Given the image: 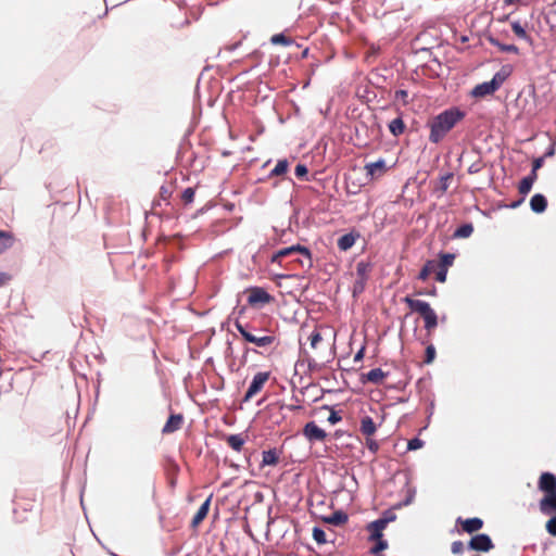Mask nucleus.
<instances>
[{"instance_id": "obj_9", "label": "nucleus", "mask_w": 556, "mask_h": 556, "mask_svg": "<svg viewBox=\"0 0 556 556\" xmlns=\"http://www.w3.org/2000/svg\"><path fill=\"white\" fill-rule=\"evenodd\" d=\"M303 435L309 443L323 442L327 438L326 431L314 421H309L304 426Z\"/></svg>"}, {"instance_id": "obj_22", "label": "nucleus", "mask_w": 556, "mask_h": 556, "mask_svg": "<svg viewBox=\"0 0 556 556\" xmlns=\"http://www.w3.org/2000/svg\"><path fill=\"white\" fill-rule=\"evenodd\" d=\"M488 41L492 46L496 47L502 52H510L514 54H519V48L516 45L502 43L497 38H494L493 36H489Z\"/></svg>"}, {"instance_id": "obj_56", "label": "nucleus", "mask_w": 556, "mask_h": 556, "mask_svg": "<svg viewBox=\"0 0 556 556\" xmlns=\"http://www.w3.org/2000/svg\"><path fill=\"white\" fill-rule=\"evenodd\" d=\"M383 518H387V519H390V521H393L395 519V515L392 513H387V515Z\"/></svg>"}, {"instance_id": "obj_28", "label": "nucleus", "mask_w": 556, "mask_h": 556, "mask_svg": "<svg viewBox=\"0 0 556 556\" xmlns=\"http://www.w3.org/2000/svg\"><path fill=\"white\" fill-rule=\"evenodd\" d=\"M473 232V226L472 224H464L460 227H458L455 231L453 237L454 238H469Z\"/></svg>"}, {"instance_id": "obj_47", "label": "nucleus", "mask_w": 556, "mask_h": 556, "mask_svg": "<svg viewBox=\"0 0 556 556\" xmlns=\"http://www.w3.org/2000/svg\"><path fill=\"white\" fill-rule=\"evenodd\" d=\"M341 420V416L334 412V410H331L330 412V415L328 417V421L331 424V425H334L337 422H339Z\"/></svg>"}, {"instance_id": "obj_43", "label": "nucleus", "mask_w": 556, "mask_h": 556, "mask_svg": "<svg viewBox=\"0 0 556 556\" xmlns=\"http://www.w3.org/2000/svg\"><path fill=\"white\" fill-rule=\"evenodd\" d=\"M366 446L372 453H376L379 450V444L376 440L371 439V437H366Z\"/></svg>"}, {"instance_id": "obj_27", "label": "nucleus", "mask_w": 556, "mask_h": 556, "mask_svg": "<svg viewBox=\"0 0 556 556\" xmlns=\"http://www.w3.org/2000/svg\"><path fill=\"white\" fill-rule=\"evenodd\" d=\"M289 162L287 160H279L276 166L269 173V177L282 176L288 172Z\"/></svg>"}, {"instance_id": "obj_54", "label": "nucleus", "mask_w": 556, "mask_h": 556, "mask_svg": "<svg viewBox=\"0 0 556 556\" xmlns=\"http://www.w3.org/2000/svg\"><path fill=\"white\" fill-rule=\"evenodd\" d=\"M538 170H533L531 172V174L527 177H525L526 179H530V182L534 184V181L536 180L538 178V174H536Z\"/></svg>"}, {"instance_id": "obj_61", "label": "nucleus", "mask_w": 556, "mask_h": 556, "mask_svg": "<svg viewBox=\"0 0 556 556\" xmlns=\"http://www.w3.org/2000/svg\"><path fill=\"white\" fill-rule=\"evenodd\" d=\"M508 16H509V15H505L501 21H506V20H508Z\"/></svg>"}, {"instance_id": "obj_15", "label": "nucleus", "mask_w": 556, "mask_h": 556, "mask_svg": "<svg viewBox=\"0 0 556 556\" xmlns=\"http://www.w3.org/2000/svg\"><path fill=\"white\" fill-rule=\"evenodd\" d=\"M211 501H212V495H210L205 500V502L200 506V508L198 509V511L195 513V515L193 516V518L191 520L192 528H194V529L198 528L199 525L206 518L208 510H210Z\"/></svg>"}, {"instance_id": "obj_1", "label": "nucleus", "mask_w": 556, "mask_h": 556, "mask_svg": "<svg viewBox=\"0 0 556 556\" xmlns=\"http://www.w3.org/2000/svg\"><path fill=\"white\" fill-rule=\"evenodd\" d=\"M244 312L245 308L242 307L233 321V326L242 339L261 349L277 346L279 340L275 331L270 328V319L264 315H256L250 320H247L243 317Z\"/></svg>"}, {"instance_id": "obj_6", "label": "nucleus", "mask_w": 556, "mask_h": 556, "mask_svg": "<svg viewBox=\"0 0 556 556\" xmlns=\"http://www.w3.org/2000/svg\"><path fill=\"white\" fill-rule=\"evenodd\" d=\"M247 293L248 303L251 306H263L274 301V296L261 287H252L247 290Z\"/></svg>"}, {"instance_id": "obj_10", "label": "nucleus", "mask_w": 556, "mask_h": 556, "mask_svg": "<svg viewBox=\"0 0 556 556\" xmlns=\"http://www.w3.org/2000/svg\"><path fill=\"white\" fill-rule=\"evenodd\" d=\"M468 547L476 552H489L494 547V544L491 538L488 534L481 533L473 535L469 543Z\"/></svg>"}, {"instance_id": "obj_36", "label": "nucleus", "mask_w": 556, "mask_h": 556, "mask_svg": "<svg viewBox=\"0 0 556 556\" xmlns=\"http://www.w3.org/2000/svg\"><path fill=\"white\" fill-rule=\"evenodd\" d=\"M435 268L433 270V274H435V279L439 281V282H445L446 280V275H447V269L446 268H443L441 266L438 265V262H435Z\"/></svg>"}, {"instance_id": "obj_11", "label": "nucleus", "mask_w": 556, "mask_h": 556, "mask_svg": "<svg viewBox=\"0 0 556 556\" xmlns=\"http://www.w3.org/2000/svg\"><path fill=\"white\" fill-rule=\"evenodd\" d=\"M367 176L371 179L379 178L387 173V165L384 160L380 159L376 162L368 163L365 165Z\"/></svg>"}, {"instance_id": "obj_19", "label": "nucleus", "mask_w": 556, "mask_h": 556, "mask_svg": "<svg viewBox=\"0 0 556 556\" xmlns=\"http://www.w3.org/2000/svg\"><path fill=\"white\" fill-rule=\"evenodd\" d=\"M15 242V236L11 231L0 230V254L11 249Z\"/></svg>"}, {"instance_id": "obj_12", "label": "nucleus", "mask_w": 556, "mask_h": 556, "mask_svg": "<svg viewBox=\"0 0 556 556\" xmlns=\"http://www.w3.org/2000/svg\"><path fill=\"white\" fill-rule=\"evenodd\" d=\"M457 523L462 526L464 532L469 534L478 532L483 527V520L478 517L462 519L460 517L457 519Z\"/></svg>"}, {"instance_id": "obj_14", "label": "nucleus", "mask_w": 556, "mask_h": 556, "mask_svg": "<svg viewBox=\"0 0 556 556\" xmlns=\"http://www.w3.org/2000/svg\"><path fill=\"white\" fill-rule=\"evenodd\" d=\"M184 424V416L181 414H172L167 421L165 422L162 433L163 434H169L177 430H179L182 427Z\"/></svg>"}, {"instance_id": "obj_40", "label": "nucleus", "mask_w": 556, "mask_h": 556, "mask_svg": "<svg viewBox=\"0 0 556 556\" xmlns=\"http://www.w3.org/2000/svg\"><path fill=\"white\" fill-rule=\"evenodd\" d=\"M424 441L418 439V438H414L412 440L408 441V444H407V450L409 451H416L418 448H421L424 446Z\"/></svg>"}, {"instance_id": "obj_37", "label": "nucleus", "mask_w": 556, "mask_h": 556, "mask_svg": "<svg viewBox=\"0 0 556 556\" xmlns=\"http://www.w3.org/2000/svg\"><path fill=\"white\" fill-rule=\"evenodd\" d=\"M532 186H533V184L530 182V179L522 178L518 186L519 193H521L523 195L528 194L530 192Z\"/></svg>"}, {"instance_id": "obj_25", "label": "nucleus", "mask_w": 556, "mask_h": 556, "mask_svg": "<svg viewBox=\"0 0 556 556\" xmlns=\"http://www.w3.org/2000/svg\"><path fill=\"white\" fill-rule=\"evenodd\" d=\"M226 442L232 450L240 452L245 441L242 434H231L227 437Z\"/></svg>"}, {"instance_id": "obj_18", "label": "nucleus", "mask_w": 556, "mask_h": 556, "mask_svg": "<svg viewBox=\"0 0 556 556\" xmlns=\"http://www.w3.org/2000/svg\"><path fill=\"white\" fill-rule=\"evenodd\" d=\"M321 520L329 525L342 526L348 522L349 516L343 510H337L330 516L323 517Z\"/></svg>"}, {"instance_id": "obj_20", "label": "nucleus", "mask_w": 556, "mask_h": 556, "mask_svg": "<svg viewBox=\"0 0 556 556\" xmlns=\"http://www.w3.org/2000/svg\"><path fill=\"white\" fill-rule=\"evenodd\" d=\"M359 430L363 435L372 437L377 431V426L371 417L365 416L361 420Z\"/></svg>"}, {"instance_id": "obj_13", "label": "nucleus", "mask_w": 556, "mask_h": 556, "mask_svg": "<svg viewBox=\"0 0 556 556\" xmlns=\"http://www.w3.org/2000/svg\"><path fill=\"white\" fill-rule=\"evenodd\" d=\"M390 522V519L379 518L368 525V531L370 533V540H380L382 539V532L386 529L387 525Z\"/></svg>"}, {"instance_id": "obj_59", "label": "nucleus", "mask_w": 556, "mask_h": 556, "mask_svg": "<svg viewBox=\"0 0 556 556\" xmlns=\"http://www.w3.org/2000/svg\"><path fill=\"white\" fill-rule=\"evenodd\" d=\"M475 172H477L476 167L470 166V167H469V173H475Z\"/></svg>"}, {"instance_id": "obj_23", "label": "nucleus", "mask_w": 556, "mask_h": 556, "mask_svg": "<svg viewBox=\"0 0 556 556\" xmlns=\"http://www.w3.org/2000/svg\"><path fill=\"white\" fill-rule=\"evenodd\" d=\"M279 463V453L276 448L262 453V466H276Z\"/></svg>"}, {"instance_id": "obj_2", "label": "nucleus", "mask_w": 556, "mask_h": 556, "mask_svg": "<svg viewBox=\"0 0 556 556\" xmlns=\"http://www.w3.org/2000/svg\"><path fill=\"white\" fill-rule=\"evenodd\" d=\"M538 488L544 493L539 503L541 513L546 516L554 515L545 525L546 531L556 536V476L552 472L541 473Z\"/></svg>"}, {"instance_id": "obj_5", "label": "nucleus", "mask_w": 556, "mask_h": 556, "mask_svg": "<svg viewBox=\"0 0 556 556\" xmlns=\"http://www.w3.org/2000/svg\"><path fill=\"white\" fill-rule=\"evenodd\" d=\"M508 74L504 72L496 73L490 81H484L477 85L471 90V96L475 98H483L485 96L493 94L506 80Z\"/></svg>"}, {"instance_id": "obj_48", "label": "nucleus", "mask_w": 556, "mask_h": 556, "mask_svg": "<svg viewBox=\"0 0 556 556\" xmlns=\"http://www.w3.org/2000/svg\"><path fill=\"white\" fill-rule=\"evenodd\" d=\"M303 407L301 405H293V404H281L280 410L288 409L290 412L300 410Z\"/></svg>"}, {"instance_id": "obj_38", "label": "nucleus", "mask_w": 556, "mask_h": 556, "mask_svg": "<svg viewBox=\"0 0 556 556\" xmlns=\"http://www.w3.org/2000/svg\"><path fill=\"white\" fill-rule=\"evenodd\" d=\"M453 178V174L448 173L440 178L439 190L441 193H445L448 189V181Z\"/></svg>"}, {"instance_id": "obj_52", "label": "nucleus", "mask_w": 556, "mask_h": 556, "mask_svg": "<svg viewBox=\"0 0 556 556\" xmlns=\"http://www.w3.org/2000/svg\"><path fill=\"white\" fill-rule=\"evenodd\" d=\"M365 280H357L354 285V292L362 291L364 289Z\"/></svg>"}, {"instance_id": "obj_35", "label": "nucleus", "mask_w": 556, "mask_h": 556, "mask_svg": "<svg viewBox=\"0 0 556 556\" xmlns=\"http://www.w3.org/2000/svg\"><path fill=\"white\" fill-rule=\"evenodd\" d=\"M313 539L318 544H325L327 542V538H326L325 531L323 529L318 528V527H315L313 529Z\"/></svg>"}, {"instance_id": "obj_33", "label": "nucleus", "mask_w": 556, "mask_h": 556, "mask_svg": "<svg viewBox=\"0 0 556 556\" xmlns=\"http://www.w3.org/2000/svg\"><path fill=\"white\" fill-rule=\"evenodd\" d=\"M194 194H195V191L193 188L189 187V188L185 189L184 192L181 193V201L184 202V204L188 205V204L192 203L194 200Z\"/></svg>"}, {"instance_id": "obj_34", "label": "nucleus", "mask_w": 556, "mask_h": 556, "mask_svg": "<svg viewBox=\"0 0 556 556\" xmlns=\"http://www.w3.org/2000/svg\"><path fill=\"white\" fill-rule=\"evenodd\" d=\"M368 270H369V265L367 263H364V262L357 263L356 273H357L358 278H361V280H366Z\"/></svg>"}, {"instance_id": "obj_3", "label": "nucleus", "mask_w": 556, "mask_h": 556, "mask_svg": "<svg viewBox=\"0 0 556 556\" xmlns=\"http://www.w3.org/2000/svg\"><path fill=\"white\" fill-rule=\"evenodd\" d=\"M466 116V113L459 108L447 109L429 121L430 128L429 141L440 143L446 135Z\"/></svg>"}, {"instance_id": "obj_49", "label": "nucleus", "mask_w": 556, "mask_h": 556, "mask_svg": "<svg viewBox=\"0 0 556 556\" xmlns=\"http://www.w3.org/2000/svg\"><path fill=\"white\" fill-rule=\"evenodd\" d=\"M407 494H408V495H407V498L405 500V502H404L403 504H397V505H395V508H400V507H402L403 505H408V504H410V503H412L413 497H414V495H415V492H414V491H412L410 489H408V490H407Z\"/></svg>"}, {"instance_id": "obj_32", "label": "nucleus", "mask_w": 556, "mask_h": 556, "mask_svg": "<svg viewBox=\"0 0 556 556\" xmlns=\"http://www.w3.org/2000/svg\"><path fill=\"white\" fill-rule=\"evenodd\" d=\"M455 260V255L451 253H443L440 255V262H438V265L443 268H448L453 265V262Z\"/></svg>"}, {"instance_id": "obj_7", "label": "nucleus", "mask_w": 556, "mask_h": 556, "mask_svg": "<svg viewBox=\"0 0 556 556\" xmlns=\"http://www.w3.org/2000/svg\"><path fill=\"white\" fill-rule=\"evenodd\" d=\"M302 254L303 256H305V258L307 260L308 264L311 263V252L307 248L305 247H302L300 244H296V245H291L289 248H285V249H281L279 251H277L273 257H271V262L273 263H276V262H280L281 258L283 257H287V256H291L293 254Z\"/></svg>"}, {"instance_id": "obj_31", "label": "nucleus", "mask_w": 556, "mask_h": 556, "mask_svg": "<svg viewBox=\"0 0 556 556\" xmlns=\"http://www.w3.org/2000/svg\"><path fill=\"white\" fill-rule=\"evenodd\" d=\"M270 42L273 45L290 46L293 43V40L283 34H275L271 36Z\"/></svg>"}, {"instance_id": "obj_46", "label": "nucleus", "mask_w": 556, "mask_h": 556, "mask_svg": "<svg viewBox=\"0 0 556 556\" xmlns=\"http://www.w3.org/2000/svg\"><path fill=\"white\" fill-rule=\"evenodd\" d=\"M451 549L453 554H460L464 549V544L462 541H455L451 545Z\"/></svg>"}, {"instance_id": "obj_53", "label": "nucleus", "mask_w": 556, "mask_h": 556, "mask_svg": "<svg viewBox=\"0 0 556 556\" xmlns=\"http://www.w3.org/2000/svg\"><path fill=\"white\" fill-rule=\"evenodd\" d=\"M407 96H408V93H407V91H406V90H397V91L395 92V97H396L397 99H403V100H405V99L407 98Z\"/></svg>"}, {"instance_id": "obj_30", "label": "nucleus", "mask_w": 556, "mask_h": 556, "mask_svg": "<svg viewBox=\"0 0 556 556\" xmlns=\"http://www.w3.org/2000/svg\"><path fill=\"white\" fill-rule=\"evenodd\" d=\"M511 29L518 38L531 41V37L528 35L523 26L518 21L511 23Z\"/></svg>"}, {"instance_id": "obj_24", "label": "nucleus", "mask_w": 556, "mask_h": 556, "mask_svg": "<svg viewBox=\"0 0 556 556\" xmlns=\"http://www.w3.org/2000/svg\"><path fill=\"white\" fill-rule=\"evenodd\" d=\"M387 376L388 374L384 372L381 368H374L366 374V379L371 383L380 384L383 382Z\"/></svg>"}, {"instance_id": "obj_50", "label": "nucleus", "mask_w": 556, "mask_h": 556, "mask_svg": "<svg viewBox=\"0 0 556 556\" xmlns=\"http://www.w3.org/2000/svg\"><path fill=\"white\" fill-rule=\"evenodd\" d=\"M542 165H543V159L542 157L535 159L532 164V169L538 170L539 168L542 167Z\"/></svg>"}, {"instance_id": "obj_26", "label": "nucleus", "mask_w": 556, "mask_h": 556, "mask_svg": "<svg viewBox=\"0 0 556 556\" xmlns=\"http://www.w3.org/2000/svg\"><path fill=\"white\" fill-rule=\"evenodd\" d=\"M389 130L395 137L402 135L405 130V124L403 119L401 117H397L391 121V123L389 124Z\"/></svg>"}, {"instance_id": "obj_58", "label": "nucleus", "mask_w": 556, "mask_h": 556, "mask_svg": "<svg viewBox=\"0 0 556 556\" xmlns=\"http://www.w3.org/2000/svg\"><path fill=\"white\" fill-rule=\"evenodd\" d=\"M475 172H477L476 167L470 166V167H469V173H475Z\"/></svg>"}, {"instance_id": "obj_44", "label": "nucleus", "mask_w": 556, "mask_h": 556, "mask_svg": "<svg viewBox=\"0 0 556 556\" xmlns=\"http://www.w3.org/2000/svg\"><path fill=\"white\" fill-rule=\"evenodd\" d=\"M377 544L371 548L372 554H378L379 552L386 549L388 547V544L383 540H376Z\"/></svg>"}, {"instance_id": "obj_45", "label": "nucleus", "mask_w": 556, "mask_h": 556, "mask_svg": "<svg viewBox=\"0 0 556 556\" xmlns=\"http://www.w3.org/2000/svg\"><path fill=\"white\" fill-rule=\"evenodd\" d=\"M12 280V276L9 273L0 271V288L7 286Z\"/></svg>"}, {"instance_id": "obj_39", "label": "nucleus", "mask_w": 556, "mask_h": 556, "mask_svg": "<svg viewBox=\"0 0 556 556\" xmlns=\"http://www.w3.org/2000/svg\"><path fill=\"white\" fill-rule=\"evenodd\" d=\"M308 339L311 342V346L313 349H316L318 343H320L323 341V337H321L320 332L317 330H314Z\"/></svg>"}, {"instance_id": "obj_41", "label": "nucleus", "mask_w": 556, "mask_h": 556, "mask_svg": "<svg viewBox=\"0 0 556 556\" xmlns=\"http://www.w3.org/2000/svg\"><path fill=\"white\" fill-rule=\"evenodd\" d=\"M308 169L304 164H298L295 166V176L300 179L306 178Z\"/></svg>"}, {"instance_id": "obj_29", "label": "nucleus", "mask_w": 556, "mask_h": 556, "mask_svg": "<svg viewBox=\"0 0 556 556\" xmlns=\"http://www.w3.org/2000/svg\"><path fill=\"white\" fill-rule=\"evenodd\" d=\"M435 261H428L426 262V264L424 265V267L421 268V270L419 271V275H418V279L425 281L429 278V276L431 274H433V270L435 268Z\"/></svg>"}, {"instance_id": "obj_16", "label": "nucleus", "mask_w": 556, "mask_h": 556, "mask_svg": "<svg viewBox=\"0 0 556 556\" xmlns=\"http://www.w3.org/2000/svg\"><path fill=\"white\" fill-rule=\"evenodd\" d=\"M359 238V233L355 231H351L349 233L343 235L338 239V248L340 251H348L350 250L356 242V240Z\"/></svg>"}, {"instance_id": "obj_42", "label": "nucleus", "mask_w": 556, "mask_h": 556, "mask_svg": "<svg viewBox=\"0 0 556 556\" xmlns=\"http://www.w3.org/2000/svg\"><path fill=\"white\" fill-rule=\"evenodd\" d=\"M434 357H435V349H434V346L433 345L427 346L425 363H427V364L432 363Z\"/></svg>"}, {"instance_id": "obj_60", "label": "nucleus", "mask_w": 556, "mask_h": 556, "mask_svg": "<svg viewBox=\"0 0 556 556\" xmlns=\"http://www.w3.org/2000/svg\"><path fill=\"white\" fill-rule=\"evenodd\" d=\"M65 556H75V555L73 554V552H72V551H67V552L65 553Z\"/></svg>"}, {"instance_id": "obj_57", "label": "nucleus", "mask_w": 556, "mask_h": 556, "mask_svg": "<svg viewBox=\"0 0 556 556\" xmlns=\"http://www.w3.org/2000/svg\"><path fill=\"white\" fill-rule=\"evenodd\" d=\"M522 201H523V199H521V200H519V201H517V202H514V203L510 205V207L516 208L517 206H519V205H520V203H521Z\"/></svg>"}, {"instance_id": "obj_4", "label": "nucleus", "mask_w": 556, "mask_h": 556, "mask_svg": "<svg viewBox=\"0 0 556 556\" xmlns=\"http://www.w3.org/2000/svg\"><path fill=\"white\" fill-rule=\"evenodd\" d=\"M403 301L413 312L418 313L422 317L425 321V329L428 334H431L438 326V315L430 304L426 301L414 300L410 296H405Z\"/></svg>"}, {"instance_id": "obj_62", "label": "nucleus", "mask_w": 556, "mask_h": 556, "mask_svg": "<svg viewBox=\"0 0 556 556\" xmlns=\"http://www.w3.org/2000/svg\"><path fill=\"white\" fill-rule=\"evenodd\" d=\"M186 556H192V555H191V554H188V555H186Z\"/></svg>"}, {"instance_id": "obj_17", "label": "nucleus", "mask_w": 556, "mask_h": 556, "mask_svg": "<svg viewBox=\"0 0 556 556\" xmlns=\"http://www.w3.org/2000/svg\"><path fill=\"white\" fill-rule=\"evenodd\" d=\"M174 187L172 184H165L161 186L159 195L154 200V206H161L162 202H164L166 205L169 204V199L172 198Z\"/></svg>"}, {"instance_id": "obj_8", "label": "nucleus", "mask_w": 556, "mask_h": 556, "mask_svg": "<svg viewBox=\"0 0 556 556\" xmlns=\"http://www.w3.org/2000/svg\"><path fill=\"white\" fill-rule=\"evenodd\" d=\"M270 374L268 371L257 372L244 395V401H250L255 394H257L268 381Z\"/></svg>"}, {"instance_id": "obj_21", "label": "nucleus", "mask_w": 556, "mask_h": 556, "mask_svg": "<svg viewBox=\"0 0 556 556\" xmlns=\"http://www.w3.org/2000/svg\"><path fill=\"white\" fill-rule=\"evenodd\" d=\"M530 207L534 213H543L547 207L546 198L541 194H534L530 200Z\"/></svg>"}, {"instance_id": "obj_51", "label": "nucleus", "mask_w": 556, "mask_h": 556, "mask_svg": "<svg viewBox=\"0 0 556 556\" xmlns=\"http://www.w3.org/2000/svg\"><path fill=\"white\" fill-rule=\"evenodd\" d=\"M364 353H365V346H362V349L355 354L354 356V362H361L364 357Z\"/></svg>"}, {"instance_id": "obj_55", "label": "nucleus", "mask_w": 556, "mask_h": 556, "mask_svg": "<svg viewBox=\"0 0 556 556\" xmlns=\"http://www.w3.org/2000/svg\"><path fill=\"white\" fill-rule=\"evenodd\" d=\"M521 0H503L505 5H514L519 3Z\"/></svg>"}]
</instances>
